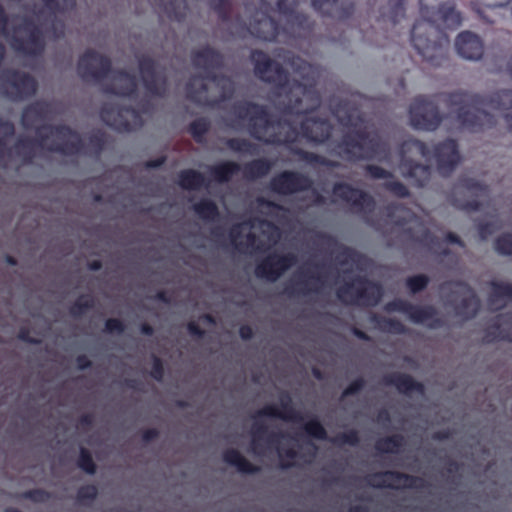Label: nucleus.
<instances>
[{
    "mask_svg": "<svg viewBox=\"0 0 512 512\" xmlns=\"http://www.w3.org/2000/svg\"><path fill=\"white\" fill-rule=\"evenodd\" d=\"M210 126V121L207 118L200 117L189 124L188 132L197 143H203Z\"/></svg>",
    "mask_w": 512,
    "mask_h": 512,
    "instance_id": "obj_45",
    "label": "nucleus"
},
{
    "mask_svg": "<svg viewBox=\"0 0 512 512\" xmlns=\"http://www.w3.org/2000/svg\"><path fill=\"white\" fill-rule=\"evenodd\" d=\"M432 156L439 174L444 177L449 176L461 160L458 144L454 139H446L436 144Z\"/></svg>",
    "mask_w": 512,
    "mask_h": 512,
    "instance_id": "obj_23",
    "label": "nucleus"
},
{
    "mask_svg": "<svg viewBox=\"0 0 512 512\" xmlns=\"http://www.w3.org/2000/svg\"><path fill=\"white\" fill-rule=\"evenodd\" d=\"M262 8L256 10L249 23L244 25V29L253 37L268 41L279 42L287 45H295L298 39L308 38L313 30V21L304 13L296 11L294 0H278L276 2L277 11L285 19V24L281 26L273 17L269 15L272 6L267 0H260Z\"/></svg>",
    "mask_w": 512,
    "mask_h": 512,
    "instance_id": "obj_4",
    "label": "nucleus"
},
{
    "mask_svg": "<svg viewBox=\"0 0 512 512\" xmlns=\"http://www.w3.org/2000/svg\"><path fill=\"white\" fill-rule=\"evenodd\" d=\"M382 382L386 386H394L399 393L404 395H410L413 392L423 394L425 391L424 384L415 380L407 373L394 372L385 375Z\"/></svg>",
    "mask_w": 512,
    "mask_h": 512,
    "instance_id": "obj_31",
    "label": "nucleus"
},
{
    "mask_svg": "<svg viewBox=\"0 0 512 512\" xmlns=\"http://www.w3.org/2000/svg\"><path fill=\"white\" fill-rule=\"evenodd\" d=\"M255 75L263 82L272 85L282 96V111L289 115H302L315 111L321 105V96L317 90V69L303 58L288 52L284 62L302 81L290 79L289 73L264 51L251 53Z\"/></svg>",
    "mask_w": 512,
    "mask_h": 512,
    "instance_id": "obj_1",
    "label": "nucleus"
},
{
    "mask_svg": "<svg viewBox=\"0 0 512 512\" xmlns=\"http://www.w3.org/2000/svg\"><path fill=\"white\" fill-rule=\"evenodd\" d=\"M304 431L317 440H326L327 432L324 426L317 418H313L305 423Z\"/></svg>",
    "mask_w": 512,
    "mask_h": 512,
    "instance_id": "obj_52",
    "label": "nucleus"
},
{
    "mask_svg": "<svg viewBox=\"0 0 512 512\" xmlns=\"http://www.w3.org/2000/svg\"><path fill=\"white\" fill-rule=\"evenodd\" d=\"M458 54L469 60H478L483 55V43L481 39L470 31L461 32L455 41Z\"/></svg>",
    "mask_w": 512,
    "mask_h": 512,
    "instance_id": "obj_30",
    "label": "nucleus"
},
{
    "mask_svg": "<svg viewBox=\"0 0 512 512\" xmlns=\"http://www.w3.org/2000/svg\"><path fill=\"white\" fill-rule=\"evenodd\" d=\"M312 179L301 172L294 170H284L274 175L269 183L272 192L278 195H293L312 189Z\"/></svg>",
    "mask_w": 512,
    "mask_h": 512,
    "instance_id": "obj_20",
    "label": "nucleus"
},
{
    "mask_svg": "<svg viewBox=\"0 0 512 512\" xmlns=\"http://www.w3.org/2000/svg\"><path fill=\"white\" fill-rule=\"evenodd\" d=\"M210 8L222 23H228L233 14L232 0H209Z\"/></svg>",
    "mask_w": 512,
    "mask_h": 512,
    "instance_id": "obj_47",
    "label": "nucleus"
},
{
    "mask_svg": "<svg viewBox=\"0 0 512 512\" xmlns=\"http://www.w3.org/2000/svg\"><path fill=\"white\" fill-rule=\"evenodd\" d=\"M226 144L234 152L253 154L255 150V145L245 138H230Z\"/></svg>",
    "mask_w": 512,
    "mask_h": 512,
    "instance_id": "obj_54",
    "label": "nucleus"
},
{
    "mask_svg": "<svg viewBox=\"0 0 512 512\" xmlns=\"http://www.w3.org/2000/svg\"><path fill=\"white\" fill-rule=\"evenodd\" d=\"M177 183L184 190H198L208 185L204 175L195 169L180 171Z\"/></svg>",
    "mask_w": 512,
    "mask_h": 512,
    "instance_id": "obj_40",
    "label": "nucleus"
},
{
    "mask_svg": "<svg viewBox=\"0 0 512 512\" xmlns=\"http://www.w3.org/2000/svg\"><path fill=\"white\" fill-rule=\"evenodd\" d=\"M98 489L95 485H83L77 490V501L80 504H87V502H92L97 498Z\"/></svg>",
    "mask_w": 512,
    "mask_h": 512,
    "instance_id": "obj_56",
    "label": "nucleus"
},
{
    "mask_svg": "<svg viewBox=\"0 0 512 512\" xmlns=\"http://www.w3.org/2000/svg\"><path fill=\"white\" fill-rule=\"evenodd\" d=\"M14 134V124L0 117V159L4 157L6 146Z\"/></svg>",
    "mask_w": 512,
    "mask_h": 512,
    "instance_id": "obj_48",
    "label": "nucleus"
},
{
    "mask_svg": "<svg viewBox=\"0 0 512 512\" xmlns=\"http://www.w3.org/2000/svg\"><path fill=\"white\" fill-rule=\"evenodd\" d=\"M100 117L107 126L119 132H132L143 126L142 111L117 103L104 104Z\"/></svg>",
    "mask_w": 512,
    "mask_h": 512,
    "instance_id": "obj_12",
    "label": "nucleus"
},
{
    "mask_svg": "<svg viewBox=\"0 0 512 512\" xmlns=\"http://www.w3.org/2000/svg\"><path fill=\"white\" fill-rule=\"evenodd\" d=\"M95 306V300L91 295H80L69 307V314L74 318H80Z\"/></svg>",
    "mask_w": 512,
    "mask_h": 512,
    "instance_id": "obj_46",
    "label": "nucleus"
},
{
    "mask_svg": "<svg viewBox=\"0 0 512 512\" xmlns=\"http://www.w3.org/2000/svg\"><path fill=\"white\" fill-rule=\"evenodd\" d=\"M191 63L194 68L203 71L202 75L216 73L224 67V56L217 49L206 45L191 52Z\"/></svg>",
    "mask_w": 512,
    "mask_h": 512,
    "instance_id": "obj_24",
    "label": "nucleus"
},
{
    "mask_svg": "<svg viewBox=\"0 0 512 512\" xmlns=\"http://www.w3.org/2000/svg\"><path fill=\"white\" fill-rule=\"evenodd\" d=\"M44 8L56 18L58 14H64L67 10L75 6V0H42ZM53 36L60 38L64 35V23L61 20L54 19L52 23Z\"/></svg>",
    "mask_w": 512,
    "mask_h": 512,
    "instance_id": "obj_33",
    "label": "nucleus"
},
{
    "mask_svg": "<svg viewBox=\"0 0 512 512\" xmlns=\"http://www.w3.org/2000/svg\"><path fill=\"white\" fill-rule=\"evenodd\" d=\"M125 324L118 318H109L105 321L104 332L108 334H122L125 331Z\"/></svg>",
    "mask_w": 512,
    "mask_h": 512,
    "instance_id": "obj_61",
    "label": "nucleus"
},
{
    "mask_svg": "<svg viewBox=\"0 0 512 512\" xmlns=\"http://www.w3.org/2000/svg\"><path fill=\"white\" fill-rule=\"evenodd\" d=\"M370 321L382 332L402 335L407 333L406 326L398 319L388 318L377 313H372Z\"/></svg>",
    "mask_w": 512,
    "mask_h": 512,
    "instance_id": "obj_39",
    "label": "nucleus"
},
{
    "mask_svg": "<svg viewBox=\"0 0 512 512\" xmlns=\"http://www.w3.org/2000/svg\"><path fill=\"white\" fill-rule=\"evenodd\" d=\"M404 445V436L401 434H393L377 440L375 449L380 453H398Z\"/></svg>",
    "mask_w": 512,
    "mask_h": 512,
    "instance_id": "obj_43",
    "label": "nucleus"
},
{
    "mask_svg": "<svg viewBox=\"0 0 512 512\" xmlns=\"http://www.w3.org/2000/svg\"><path fill=\"white\" fill-rule=\"evenodd\" d=\"M138 68L143 86L148 94L163 97L168 89V79L164 71L158 69V63L148 55L137 56Z\"/></svg>",
    "mask_w": 512,
    "mask_h": 512,
    "instance_id": "obj_18",
    "label": "nucleus"
},
{
    "mask_svg": "<svg viewBox=\"0 0 512 512\" xmlns=\"http://www.w3.org/2000/svg\"><path fill=\"white\" fill-rule=\"evenodd\" d=\"M115 84L107 85L105 91L109 94L136 98L138 95V86L133 75L124 69L113 71Z\"/></svg>",
    "mask_w": 512,
    "mask_h": 512,
    "instance_id": "obj_28",
    "label": "nucleus"
},
{
    "mask_svg": "<svg viewBox=\"0 0 512 512\" xmlns=\"http://www.w3.org/2000/svg\"><path fill=\"white\" fill-rule=\"evenodd\" d=\"M366 381L363 377H358L353 380L342 392L341 398L344 399L349 396L358 394L364 389Z\"/></svg>",
    "mask_w": 512,
    "mask_h": 512,
    "instance_id": "obj_60",
    "label": "nucleus"
},
{
    "mask_svg": "<svg viewBox=\"0 0 512 512\" xmlns=\"http://www.w3.org/2000/svg\"><path fill=\"white\" fill-rule=\"evenodd\" d=\"M273 167V162L266 158H257L245 163L242 167L243 177L254 181L265 177Z\"/></svg>",
    "mask_w": 512,
    "mask_h": 512,
    "instance_id": "obj_38",
    "label": "nucleus"
},
{
    "mask_svg": "<svg viewBox=\"0 0 512 512\" xmlns=\"http://www.w3.org/2000/svg\"><path fill=\"white\" fill-rule=\"evenodd\" d=\"M233 126L244 128L255 140L271 145L294 144L299 135L314 143L326 142L332 133V125L326 118L305 117L298 128L291 121L272 115L262 104L240 100L231 107Z\"/></svg>",
    "mask_w": 512,
    "mask_h": 512,
    "instance_id": "obj_2",
    "label": "nucleus"
},
{
    "mask_svg": "<svg viewBox=\"0 0 512 512\" xmlns=\"http://www.w3.org/2000/svg\"><path fill=\"white\" fill-rule=\"evenodd\" d=\"M0 94L11 101H22L32 95V75L17 69L0 72Z\"/></svg>",
    "mask_w": 512,
    "mask_h": 512,
    "instance_id": "obj_15",
    "label": "nucleus"
},
{
    "mask_svg": "<svg viewBox=\"0 0 512 512\" xmlns=\"http://www.w3.org/2000/svg\"><path fill=\"white\" fill-rule=\"evenodd\" d=\"M78 75L84 81L101 82L113 72L111 59L93 49H87L77 63Z\"/></svg>",
    "mask_w": 512,
    "mask_h": 512,
    "instance_id": "obj_14",
    "label": "nucleus"
},
{
    "mask_svg": "<svg viewBox=\"0 0 512 512\" xmlns=\"http://www.w3.org/2000/svg\"><path fill=\"white\" fill-rule=\"evenodd\" d=\"M222 459L228 465L236 467L243 474H256L260 467L248 461L237 449L228 448L222 453Z\"/></svg>",
    "mask_w": 512,
    "mask_h": 512,
    "instance_id": "obj_36",
    "label": "nucleus"
},
{
    "mask_svg": "<svg viewBox=\"0 0 512 512\" xmlns=\"http://www.w3.org/2000/svg\"><path fill=\"white\" fill-rule=\"evenodd\" d=\"M499 340L512 342V313L499 315L497 321L484 330L482 338L484 343H494Z\"/></svg>",
    "mask_w": 512,
    "mask_h": 512,
    "instance_id": "obj_29",
    "label": "nucleus"
},
{
    "mask_svg": "<svg viewBox=\"0 0 512 512\" xmlns=\"http://www.w3.org/2000/svg\"><path fill=\"white\" fill-rule=\"evenodd\" d=\"M293 153L297 155L302 161L310 164V165H321L328 168H337L340 166V163L334 160H330L322 155H319L314 152L306 151L301 148H297L293 150Z\"/></svg>",
    "mask_w": 512,
    "mask_h": 512,
    "instance_id": "obj_44",
    "label": "nucleus"
},
{
    "mask_svg": "<svg viewBox=\"0 0 512 512\" xmlns=\"http://www.w3.org/2000/svg\"><path fill=\"white\" fill-rule=\"evenodd\" d=\"M368 484L378 489H400L401 487L424 489L428 486V483L422 477L394 470L374 473L368 478Z\"/></svg>",
    "mask_w": 512,
    "mask_h": 512,
    "instance_id": "obj_19",
    "label": "nucleus"
},
{
    "mask_svg": "<svg viewBox=\"0 0 512 512\" xmlns=\"http://www.w3.org/2000/svg\"><path fill=\"white\" fill-rule=\"evenodd\" d=\"M444 101L456 113L462 128L478 132L495 125L494 116L485 107L503 111L512 109V90L502 89L489 96L458 90L446 94Z\"/></svg>",
    "mask_w": 512,
    "mask_h": 512,
    "instance_id": "obj_5",
    "label": "nucleus"
},
{
    "mask_svg": "<svg viewBox=\"0 0 512 512\" xmlns=\"http://www.w3.org/2000/svg\"><path fill=\"white\" fill-rule=\"evenodd\" d=\"M45 137L47 150L64 156H76L84 152L81 135L66 124L49 125Z\"/></svg>",
    "mask_w": 512,
    "mask_h": 512,
    "instance_id": "obj_11",
    "label": "nucleus"
},
{
    "mask_svg": "<svg viewBox=\"0 0 512 512\" xmlns=\"http://www.w3.org/2000/svg\"><path fill=\"white\" fill-rule=\"evenodd\" d=\"M399 153L401 156L400 169L404 177L410 179L412 184L416 187H425L431 179V167L408 159L407 155L409 153H415L424 158H428L431 155V151L427 144L421 140L409 138L401 143Z\"/></svg>",
    "mask_w": 512,
    "mask_h": 512,
    "instance_id": "obj_8",
    "label": "nucleus"
},
{
    "mask_svg": "<svg viewBox=\"0 0 512 512\" xmlns=\"http://www.w3.org/2000/svg\"><path fill=\"white\" fill-rule=\"evenodd\" d=\"M339 120L344 126L353 128L345 133L337 144L340 154L347 160H372L386 153V145L378 133L368 131L366 126L358 127V124L364 121L362 115H354L351 112L340 117Z\"/></svg>",
    "mask_w": 512,
    "mask_h": 512,
    "instance_id": "obj_6",
    "label": "nucleus"
},
{
    "mask_svg": "<svg viewBox=\"0 0 512 512\" xmlns=\"http://www.w3.org/2000/svg\"><path fill=\"white\" fill-rule=\"evenodd\" d=\"M384 188L392 195L399 198H407L410 195L408 188L400 181L388 180L384 183Z\"/></svg>",
    "mask_w": 512,
    "mask_h": 512,
    "instance_id": "obj_57",
    "label": "nucleus"
},
{
    "mask_svg": "<svg viewBox=\"0 0 512 512\" xmlns=\"http://www.w3.org/2000/svg\"><path fill=\"white\" fill-rule=\"evenodd\" d=\"M186 98L199 106L215 108L235 93L232 79L224 74L208 73L191 77L186 85Z\"/></svg>",
    "mask_w": 512,
    "mask_h": 512,
    "instance_id": "obj_7",
    "label": "nucleus"
},
{
    "mask_svg": "<svg viewBox=\"0 0 512 512\" xmlns=\"http://www.w3.org/2000/svg\"><path fill=\"white\" fill-rule=\"evenodd\" d=\"M404 233L412 240L426 245V246H436L439 244V239L435 236L429 229L424 228L421 234L417 237H414L411 229H405Z\"/></svg>",
    "mask_w": 512,
    "mask_h": 512,
    "instance_id": "obj_53",
    "label": "nucleus"
},
{
    "mask_svg": "<svg viewBox=\"0 0 512 512\" xmlns=\"http://www.w3.org/2000/svg\"><path fill=\"white\" fill-rule=\"evenodd\" d=\"M258 418L259 417L255 418V414L253 415V419L255 420V422L251 427V446L255 453L261 454V442H265L267 445H274L278 443L282 435L276 432H269L268 427L265 424L260 423L258 421Z\"/></svg>",
    "mask_w": 512,
    "mask_h": 512,
    "instance_id": "obj_32",
    "label": "nucleus"
},
{
    "mask_svg": "<svg viewBox=\"0 0 512 512\" xmlns=\"http://www.w3.org/2000/svg\"><path fill=\"white\" fill-rule=\"evenodd\" d=\"M378 21L389 22L395 26L405 17L406 0H387V3L380 8Z\"/></svg>",
    "mask_w": 512,
    "mask_h": 512,
    "instance_id": "obj_37",
    "label": "nucleus"
},
{
    "mask_svg": "<svg viewBox=\"0 0 512 512\" xmlns=\"http://www.w3.org/2000/svg\"><path fill=\"white\" fill-rule=\"evenodd\" d=\"M280 407L279 409L274 404L265 405L255 413L256 417H271L279 418L285 421L298 422L302 420V416L295 409L292 401V397L288 392H282L280 394Z\"/></svg>",
    "mask_w": 512,
    "mask_h": 512,
    "instance_id": "obj_25",
    "label": "nucleus"
},
{
    "mask_svg": "<svg viewBox=\"0 0 512 512\" xmlns=\"http://www.w3.org/2000/svg\"><path fill=\"white\" fill-rule=\"evenodd\" d=\"M332 194L336 200L346 203L357 214L367 216L375 210V200L367 192L353 187L346 182H336L332 186Z\"/></svg>",
    "mask_w": 512,
    "mask_h": 512,
    "instance_id": "obj_16",
    "label": "nucleus"
},
{
    "mask_svg": "<svg viewBox=\"0 0 512 512\" xmlns=\"http://www.w3.org/2000/svg\"><path fill=\"white\" fill-rule=\"evenodd\" d=\"M491 292L488 303L496 310L502 309L507 302L512 301V284L501 281H491Z\"/></svg>",
    "mask_w": 512,
    "mask_h": 512,
    "instance_id": "obj_34",
    "label": "nucleus"
},
{
    "mask_svg": "<svg viewBox=\"0 0 512 512\" xmlns=\"http://www.w3.org/2000/svg\"><path fill=\"white\" fill-rule=\"evenodd\" d=\"M336 294L344 303L374 307L380 302L383 290L379 284L366 277L357 276L351 282L339 287Z\"/></svg>",
    "mask_w": 512,
    "mask_h": 512,
    "instance_id": "obj_10",
    "label": "nucleus"
},
{
    "mask_svg": "<svg viewBox=\"0 0 512 512\" xmlns=\"http://www.w3.org/2000/svg\"><path fill=\"white\" fill-rule=\"evenodd\" d=\"M164 364L160 357L153 355L152 356V368L150 371V375L153 379H155L158 382H161L164 377Z\"/></svg>",
    "mask_w": 512,
    "mask_h": 512,
    "instance_id": "obj_62",
    "label": "nucleus"
},
{
    "mask_svg": "<svg viewBox=\"0 0 512 512\" xmlns=\"http://www.w3.org/2000/svg\"><path fill=\"white\" fill-rule=\"evenodd\" d=\"M430 282V278L425 274H417L407 277L405 284L410 293L417 294L425 290Z\"/></svg>",
    "mask_w": 512,
    "mask_h": 512,
    "instance_id": "obj_50",
    "label": "nucleus"
},
{
    "mask_svg": "<svg viewBox=\"0 0 512 512\" xmlns=\"http://www.w3.org/2000/svg\"><path fill=\"white\" fill-rule=\"evenodd\" d=\"M77 466L89 475L96 473L97 466L92 458L91 452L87 448H80L79 456L77 459Z\"/></svg>",
    "mask_w": 512,
    "mask_h": 512,
    "instance_id": "obj_49",
    "label": "nucleus"
},
{
    "mask_svg": "<svg viewBox=\"0 0 512 512\" xmlns=\"http://www.w3.org/2000/svg\"><path fill=\"white\" fill-rule=\"evenodd\" d=\"M332 442L336 445H350V446H357L360 442L359 433L355 429H351L349 431L339 433L336 435Z\"/></svg>",
    "mask_w": 512,
    "mask_h": 512,
    "instance_id": "obj_55",
    "label": "nucleus"
},
{
    "mask_svg": "<svg viewBox=\"0 0 512 512\" xmlns=\"http://www.w3.org/2000/svg\"><path fill=\"white\" fill-rule=\"evenodd\" d=\"M316 12L324 17L339 21L346 20L354 13L352 0H311Z\"/></svg>",
    "mask_w": 512,
    "mask_h": 512,
    "instance_id": "obj_26",
    "label": "nucleus"
},
{
    "mask_svg": "<svg viewBox=\"0 0 512 512\" xmlns=\"http://www.w3.org/2000/svg\"><path fill=\"white\" fill-rule=\"evenodd\" d=\"M497 229L498 227H496L492 222H479L477 224L478 235L481 240H486Z\"/></svg>",
    "mask_w": 512,
    "mask_h": 512,
    "instance_id": "obj_64",
    "label": "nucleus"
},
{
    "mask_svg": "<svg viewBox=\"0 0 512 512\" xmlns=\"http://www.w3.org/2000/svg\"><path fill=\"white\" fill-rule=\"evenodd\" d=\"M421 20L411 29V44L423 61L442 66L447 59L449 39L443 30L461 25V14L454 0H419Z\"/></svg>",
    "mask_w": 512,
    "mask_h": 512,
    "instance_id": "obj_3",
    "label": "nucleus"
},
{
    "mask_svg": "<svg viewBox=\"0 0 512 512\" xmlns=\"http://www.w3.org/2000/svg\"><path fill=\"white\" fill-rule=\"evenodd\" d=\"M241 170V166L234 161H224L209 168L212 178L219 183L229 182Z\"/></svg>",
    "mask_w": 512,
    "mask_h": 512,
    "instance_id": "obj_41",
    "label": "nucleus"
},
{
    "mask_svg": "<svg viewBox=\"0 0 512 512\" xmlns=\"http://www.w3.org/2000/svg\"><path fill=\"white\" fill-rule=\"evenodd\" d=\"M366 174L372 179H390L393 178V174L375 164H368L365 166Z\"/></svg>",
    "mask_w": 512,
    "mask_h": 512,
    "instance_id": "obj_58",
    "label": "nucleus"
},
{
    "mask_svg": "<svg viewBox=\"0 0 512 512\" xmlns=\"http://www.w3.org/2000/svg\"><path fill=\"white\" fill-rule=\"evenodd\" d=\"M446 285L460 288V292L465 295L455 306L457 315L466 319L474 318L480 310V300L470 285L462 280L448 281L443 284V286Z\"/></svg>",
    "mask_w": 512,
    "mask_h": 512,
    "instance_id": "obj_27",
    "label": "nucleus"
},
{
    "mask_svg": "<svg viewBox=\"0 0 512 512\" xmlns=\"http://www.w3.org/2000/svg\"><path fill=\"white\" fill-rule=\"evenodd\" d=\"M488 186L484 183L467 176H460L447 193V201L455 208L474 212L481 209V202L478 198L486 196Z\"/></svg>",
    "mask_w": 512,
    "mask_h": 512,
    "instance_id": "obj_9",
    "label": "nucleus"
},
{
    "mask_svg": "<svg viewBox=\"0 0 512 512\" xmlns=\"http://www.w3.org/2000/svg\"><path fill=\"white\" fill-rule=\"evenodd\" d=\"M386 312H399L405 314L415 324H427L431 328H438L442 320L438 317L436 308L432 305H416L404 299H394L384 305Z\"/></svg>",
    "mask_w": 512,
    "mask_h": 512,
    "instance_id": "obj_13",
    "label": "nucleus"
},
{
    "mask_svg": "<svg viewBox=\"0 0 512 512\" xmlns=\"http://www.w3.org/2000/svg\"><path fill=\"white\" fill-rule=\"evenodd\" d=\"M308 281H299L293 286H287L285 288V293L288 296H294V295H307L311 291H317L316 289H313L309 286Z\"/></svg>",
    "mask_w": 512,
    "mask_h": 512,
    "instance_id": "obj_59",
    "label": "nucleus"
},
{
    "mask_svg": "<svg viewBox=\"0 0 512 512\" xmlns=\"http://www.w3.org/2000/svg\"><path fill=\"white\" fill-rule=\"evenodd\" d=\"M317 238L323 246L331 250V253H336L335 260L340 265L353 264L358 270H364L369 265V259L366 255L351 247L340 244L334 236L327 233H319Z\"/></svg>",
    "mask_w": 512,
    "mask_h": 512,
    "instance_id": "obj_22",
    "label": "nucleus"
},
{
    "mask_svg": "<svg viewBox=\"0 0 512 512\" xmlns=\"http://www.w3.org/2000/svg\"><path fill=\"white\" fill-rule=\"evenodd\" d=\"M411 125L415 129L434 131L442 122L438 106L425 96L416 97L409 108Z\"/></svg>",
    "mask_w": 512,
    "mask_h": 512,
    "instance_id": "obj_17",
    "label": "nucleus"
},
{
    "mask_svg": "<svg viewBox=\"0 0 512 512\" xmlns=\"http://www.w3.org/2000/svg\"><path fill=\"white\" fill-rule=\"evenodd\" d=\"M160 11L171 21L182 22L188 11L186 0H154Z\"/></svg>",
    "mask_w": 512,
    "mask_h": 512,
    "instance_id": "obj_35",
    "label": "nucleus"
},
{
    "mask_svg": "<svg viewBox=\"0 0 512 512\" xmlns=\"http://www.w3.org/2000/svg\"><path fill=\"white\" fill-rule=\"evenodd\" d=\"M494 249L499 255L512 256V233L499 235L494 241Z\"/></svg>",
    "mask_w": 512,
    "mask_h": 512,
    "instance_id": "obj_51",
    "label": "nucleus"
},
{
    "mask_svg": "<svg viewBox=\"0 0 512 512\" xmlns=\"http://www.w3.org/2000/svg\"><path fill=\"white\" fill-rule=\"evenodd\" d=\"M89 145L96 155H99L105 146V137L102 133H94L89 137Z\"/></svg>",
    "mask_w": 512,
    "mask_h": 512,
    "instance_id": "obj_63",
    "label": "nucleus"
},
{
    "mask_svg": "<svg viewBox=\"0 0 512 512\" xmlns=\"http://www.w3.org/2000/svg\"><path fill=\"white\" fill-rule=\"evenodd\" d=\"M195 214L206 222L216 221L220 217L217 204L208 198H203L193 205Z\"/></svg>",
    "mask_w": 512,
    "mask_h": 512,
    "instance_id": "obj_42",
    "label": "nucleus"
},
{
    "mask_svg": "<svg viewBox=\"0 0 512 512\" xmlns=\"http://www.w3.org/2000/svg\"><path fill=\"white\" fill-rule=\"evenodd\" d=\"M297 262L294 253H271L256 264L255 275L270 282L277 281Z\"/></svg>",
    "mask_w": 512,
    "mask_h": 512,
    "instance_id": "obj_21",
    "label": "nucleus"
}]
</instances>
